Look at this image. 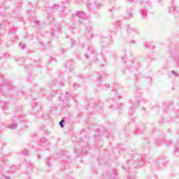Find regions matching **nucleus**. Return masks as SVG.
Returning a JSON list of instances; mask_svg holds the SVG:
<instances>
[{"label":"nucleus","mask_w":179,"mask_h":179,"mask_svg":"<svg viewBox=\"0 0 179 179\" xmlns=\"http://www.w3.org/2000/svg\"><path fill=\"white\" fill-rule=\"evenodd\" d=\"M117 108H121V107H117Z\"/></svg>","instance_id":"obj_47"},{"label":"nucleus","mask_w":179,"mask_h":179,"mask_svg":"<svg viewBox=\"0 0 179 179\" xmlns=\"http://www.w3.org/2000/svg\"><path fill=\"white\" fill-rule=\"evenodd\" d=\"M8 106H9L8 103L0 101V107L2 110H6V108H8Z\"/></svg>","instance_id":"obj_9"},{"label":"nucleus","mask_w":179,"mask_h":179,"mask_svg":"<svg viewBox=\"0 0 179 179\" xmlns=\"http://www.w3.org/2000/svg\"><path fill=\"white\" fill-rule=\"evenodd\" d=\"M98 80H99L100 82H101V76H99V78H98Z\"/></svg>","instance_id":"obj_30"},{"label":"nucleus","mask_w":179,"mask_h":179,"mask_svg":"<svg viewBox=\"0 0 179 179\" xmlns=\"http://www.w3.org/2000/svg\"><path fill=\"white\" fill-rule=\"evenodd\" d=\"M128 178H131V176H128Z\"/></svg>","instance_id":"obj_42"},{"label":"nucleus","mask_w":179,"mask_h":179,"mask_svg":"<svg viewBox=\"0 0 179 179\" xmlns=\"http://www.w3.org/2000/svg\"><path fill=\"white\" fill-rule=\"evenodd\" d=\"M8 128L9 129H16V128H17V124H16L15 122H13L11 124H9L8 126Z\"/></svg>","instance_id":"obj_12"},{"label":"nucleus","mask_w":179,"mask_h":179,"mask_svg":"<svg viewBox=\"0 0 179 179\" xmlns=\"http://www.w3.org/2000/svg\"><path fill=\"white\" fill-rule=\"evenodd\" d=\"M178 66H179V61H178Z\"/></svg>","instance_id":"obj_45"},{"label":"nucleus","mask_w":179,"mask_h":179,"mask_svg":"<svg viewBox=\"0 0 179 179\" xmlns=\"http://www.w3.org/2000/svg\"><path fill=\"white\" fill-rule=\"evenodd\" d=\"M22 58H20V59H19V61H22Z\"/></svg>","instance_id":"obj_40"},{"label":"nucleus","mask_w":179,"mask_h":179,"mask_svg":"<svg viewBox=\"0 0 179 179\" xmlns=\"http://www.w3.org/2000/svg\"><path fill=\"white\" fill-rule=\"evenodd\" d=\"M30 12H31L30 10H28L27 11V13H30Z\"/></svg>","instance_id":"obj_37"},{"label":"nucleus","mask_w":179,"mask_h":179,"mask_svg":"<svg viewBox=\"0 0 179 179\" xmlns=\"http://www.w3.org/2000/svg\"><path fill=\"white\" fill-rule=\"evenodd\" d=\"M145 48L149 49L150 48L151 50H153V48H155V45H153V43H150V42H146L144 44Z\"/></svg>","instance_id":"obj_10"},{"label":"nucleus","mask_w":179,"mask_h":179,"mask_svg":"<svg viewBox=\"0 0 179 179\" xmlns=\"http://www.w3.org/2000/svg\"><path fill=\"white\" fill-rule=\"evenodd\" d=\"M177 152H178V150L175 149V150H174V152H175V153H177Z\"/></svg>","instance_id":"obj_36"},{"label":"nucleus","mask_w":179,"mask_h":179,"mask_svg":"<svg viewBox=\"0 0 179 179\" xmlns=\"http://www.w3.org/2000/svg\"><path fill=\"white\" fill-rule=\"evenodd\" d=\"M25 165L27 168V171H30V170H33L34 169V164H33L30 161H25Z\"/></svg>","instance_id":"obj_7"},{"label":"nucleus","mask_w":179,"mask_h":179,"mask_svg":"<svg viewBox=\"0 0 179 179\" xmlns=\"http://www.w3.org/2000/svg\"><path fill=\"white\" fill-rule=\"evenodd\" d=\"M123 169H127V168H125V166H123Z\"/></svg>","instance_id":"obj_46"},{"label":"nucleus","mask_w":179,"mask_h":179,"mask_svg":"<svg viewBox=\"0 0 179 179\" xmlns=\"http://www.w3.org/2000/svg\"><path fill=\"white\" fill-rule=\"evenodd\" d=\"M141 66V64L139 63L134 64L133 63V65L131 66V68H134V69H138Z\"/></svg>","instance_id":"obj_16"},{"label":"nucleus","mask_w":179,"mask_h":179,"mask_svg":"<svg viewBox=\"0 0 179 179\" xmlns=\"http://www.w3.org/2000/svg\"><path fill=\"white\" fill-rule=\"evenodd\" d=\"M85 37L87 38H92L93 37V28L89 26L85 29Z\"/></svg>","instance_id":"obj_6"},{"label":"nucleus","mask_w":179,"mask_h":179,"mask_svg":"<svg viewBox=\"0 0 179 179\" xmlns=\"http://www.w3.org/2000/svg\"><path fill=\"white\" fill-rule=\"evenodd\" d=\"M76 83H74V84L73 85V87H74V89H76Z\"/></svg>","instance_id":"obj_31"},{"label":"nucleus","mask_w":179,"mask_h":179,"mask_svg":"<svg viewBox=\"0 0 179 179\" xmlns=\"http://www.w3.org/2000/svg\"><path fill=\"white\" fill-rule=\"evenodd\" d=\"M143 164H144V163L142 162H138V166H139V167H142V166H143Z\"/></svg>","instance_id":"obj_24"},{"label":"nucleus","mask_w":179,"mask_h":179,"mask_svg":"<svg viewBox=\"0 0 179 179\" xmlns=\"http://www.w3.org/2000/svg\"><path fill=\"white\" fill-rule=\"evenodd\" d=\"M20 155H22V156H27V150H23L20 152Z\"/></svg>","instance_id":"obj_18"},{"label":"nucleus","mask_w":179,"mask_h":179,"mask_svg":"<svg viewBox=\"0 0 179 179\" xmlns=\"http://www.w3.org/2000/svg\"><path fill=\"white\" fill-rule=\"evenodd\" d=\"M141 15L143 17V19H148V11H146V9L142 8L141 10Z\"/></svg>","instance_id":"obj_8"},{"label":"nucleus","mask_w":179,"mask_h":179,"mask_svg":"<svg viewBox=\"0 0 179 179\" xmlns=\"http://www.w3.org/2000/svg\"><path fill=\"white\" fill-rule=\"evenodd\" d=\"M49 163H50V162H49V161H47V162H46V164H48V166H49V167H50V166H51V165H50V164H49Z\"/></svg>","instance_id":"obj_34"},{"label":"nucleus","mask_w":179,"mask_h":179,"mask_svg":"<svg viewBox=\"0 0 179 179\" xmlns=\"http://www.w3.org/2000/svg\"><path fill=\"white\" fill-rule=\"evenodd\" d=\"M75 44H76V42H72L71 47H73L75 45Z\"/></svg>","instance_id":"obj_29"},{"label":"nucleus","mask_w":179,"mask_h":179,"mask_svg":"<svg viewBox=\"0 0 179 179\" xmlns=\"http://www.w3.org/2000/svg\"><path fill=\"white\" fill-rule=\"evenodd\" d=\"M172 74L174 75L175 76H178L177 74V73H176V71H172Z\"/></svg>","instance_id":"obj_25"},{"label":"nucleus","mask_w":179,"mask_h":179,"mask_svg":"<svg viewBox=\"0 0 179 179\" xmlns=\"http://www.w3.org/2000/svg\"><path fill=\"white\" fill-rule=\"evenodd\" d=\"M129 43H132L133 44H135V41H130Z\"/></svg>","instance_id":"obj_35"},{"label":"nucleus","mask_w":179,"mask_h":179,"mask_svg":"<svg viewBox=\"0 0 179 179\" xmlns=\"http://www.w3.org/2000/svg\"><path fill=\"white\" fill-rule=\"evenodd\" d=\"M115 24L119 27L121 26V21H116Z\"/></svg>","instance_id":"obj_23"},{"label":"nucleus","mask_w":179,"mask_h":179,"mask_svg":"<svg viewBox=\"0 0 179 179\" xmlns=\"http://www.w3.org/2000/svg\"><path fill=\"white\" fill-rule=\"evenodd\" d=\"M127 32L129 34V37H134L136 36V34H139L138 29H136V28L132 27V26L129 24L127 27Z\"/></svg>","instance_id":"obj_4"},{"label":"nucleus","mask_w":179,"mask_h":179,"mask_svg":"<svg viewBox=\"0 0 179 179\" xmlns=\"http://www.w3.org/2000/svg\"><path fill=\"white\" fill-rule=\"evenodd\" d=\"M82 1L83 0H76V2H78V3H81Z\"/></svg>","instance_id":"obj_26"},{"label":"nucleus","mask_w":179,"mask_h":179,"mask_svg":"<svg viewBox=\"0 0 179 179\" xmlns=\"http://www.w3.org/2000/svg\"><path fill=\"white\" fill-rule=\"evenodd\" d=\"M16 120H17V117H15V121H16Z\"/></svg>","instance_id":"obj_41"},{"label":"nucleus","mask_w":179,"mask_h":179,"mask_svg":"<svg viewBox=\"0 0 179 179\" xmlns=\"http://www.w3.org/2000/svg\"><path fill=\"white\" fill-rule=\"evenodd\" d=\"M50 19H52V20H54V18L51 17Z\"/></svg>","instance_id":"obj_44"},{"label":"nucleus","mask_w":179,"mask_h":179,"mask_svg":"<svg viewBox=\"0 0 179 179\" xmlns=\"http://www.w3.org/2000/svg\"><path fill=\"white\" fill-rule=\"evenodd\" d=\"M58 8H59V6L55 5L54 7L52 8V10H55V9H58Z\"/></svg>","instance_id":"obj_22"},{"label":"nucleus","mask_w":179,"mask_h":179,"mask_svg":"<svg viewBox=\"0 0 179 179\" xmlns=\"http://www.w3.org/2000/svg\"><path fill=\"white\" fill-rule=\"evenodd\" d=\"M113 93H117V90H114V91H113Z\"/></svg>","instance_id":"obj_39"},{"label":"nucleus","mask_w":179,"mask_h":179,"mask_svg":"<svg viewBox=\"0 0 179 179\" xmlns=\"http://www.w3.org/2000/svg\"><path fill=\"white\" fill-rule=\"evenodd\" d=\"M139 103H141V96H135L131 99V104L133 106V108H130V110L129 111L130 115H132V113H134V108L139 107Z\"/></svg>","instance_id":"obj_1"},{"label":"nucleus","mask_w":179,"mask_h":179,"mask_svg":"<svg viewBox=\"0 0 179 179\" xmlns=\"http://www.w3.org/2000/svg\"><path fill=\"white\" fill-rule=\"evenodd\" d=\"M19 47L20 48H21V50L24 49V45L22 44V43H19Z\"/></svg>","instance_id":"obj_20"},{"label":"nucleus","mask_w":179,"mask_h":179,"mask_svg":"<svg viewBox=\"0 0 179 179\" xmlns=\"http://www.w3.org/2000/svg\"><path fill=\"white\" fill-rule=\"evenodd\" d=\"M87 5L90 9H99L101 6L100 0H87Z\"/></svg>","instance_id":"obj_2"},{"label":"nucleus","mask_w":179,"mask_h":179,"mask_svg":"<svg viewBox=\"0 0 179 179\" xmlns=\"http://www.w3.org/2000/svg\"><path fill=\"white\" fill-rule=\"evenodd\" d=\"M116 97H117L118 99H121V96H120V95L116 94Z\"/></svg>","instance_id":"obj_32"},{"label":"nucleus","mask_w":179,"mask_h":179,"mask_svg":"<svg viewBox=\"0 0 179 179\" xmlns=\"http://www.w3.org/2000/svg\"><path fill=\"white\" fill-rule=\"evenodd\" d=\"M37 157H38V159H41V156L40 155H37Z\"/></svg>","instance_id":"obj_33"},{"label":"nucleus","mask_w":179,"mask_h":179,"mask_svg":"<svg viewBox=\"0 0 179 179\" xmlns=\"http://www.w3.org/2000/svg\"><path fill=\"white\" fill-rule=\"evenodd\" d=\"M0 93H1V90H0Z\"/></svg>","instance_id":"obj_48"},{"label":"nucleus","mask_w":179,"mask_h":179,"mask_svg":"<svg viewBox=\"0 0 179 179\" xmlns=\"http://www.w3.org/2000/svg\"><path fill=\"white\" fill-rule=\"evenodd\" d=\"M34 23L36 26H38V24H40V21H38V20H35Z\"/></svg>","instance_id":"obj_21"},{"label":"nucleus","mask_w":179,"mask_h":179,"mask_svg":"<svg viewBox=\"0 0 179 179\" xmlns=\"http://www.w3.org/2000/svg\"><path fill=\"white\" fill-rule=\"evenodd\" d=\"M141 5L148 9V8H150V1H143Z\"/></svg>","instance_id":"obj_13"},{"label":"nucleus","mask_w":179,"mask_h":179,"mask_svg":"<svg viewBox=\"0 0 179 179\" xmlns=\"http://www.w3.org/2000/svg\"><path fill=\"white\" fill-rule=\"evenodd\" d=\"M6 179H10V178L6 176Z\"/></svg>","instance_id":"obj_38"},{"label":"nucleus","mask_w":179,"mask_h":179,"mask_svg":"<svg viewBox=\"0 0 179 179\" xmlns=\"http://www.w3.org/2000/svg\"><path fill=\"white\" fill-rule=\"evenodd\" d=\"M114 10V7H112L110 9H109V12H113Z\"/></svg>","instance_id":"obj_28"},{"label":"nucleus","mask_w":179,"mask_h":179,"mask_svg":"<svg viewBox=\"0 0 179 179\" xmlns=\"http://www.w3.org/2000/svg\"><path fill=\"white\" fill-rule=\"evenodd\" d=\"M64 120H62L60 122H59V126L61 127V128H64Z\"/></svg>","instance_id":"obj_19"},{"label":"nucleus","mask_w":179,"mask_h":179,"mask_svg":"<svg viewBox=\"0 0 179 179\" xmlns=\"http://www.w3.org/2000/svg\"><path fill=\"white\" fill-rule=\"evenodd\" d=\"M76 16L77 17H80V19H83L85 17V13L83 11H77L76 13Z\"/></svg>","instance_id":"obj_11"},{"label":"nucleus","mask_w":179,"mask_h":179,"mask_svg":"<svg viewBox=\"0 0 179 179\" xmlns=\"http://www.w3.org/2000/svg\"><path fill=\"white\" fill-rule=\"evenodd\" d=\"M85 57L86 59H88L90 57L93 61H97V52H96V50L93 48H90L88 54H85Z\"/></svg>","instance_id":"obj_3"},{"label":"nucleus","mask_w":179,"mask_h":179,"mask_svg":"<svg viewBox=\"0 0 179 179\" xmlns=\"http://www.w3.org/2000/svg\"><path fill=\"white\" fill-rule=\"evenodd\" d=\"M127 2L129 3H132V2H134V0H127Z\"/></svg>","instance_id":"obj_27"},{"label":"nucleus","mask_w":179,"mask_h":179,"mask_svg":"<svg viewBox=\"0 0 179 179\" xmlns=\"http://www.w3.org/2000/svg\"><path fill=\"white\" fill-rule=\"evenodd\" d=\"M41 146H45V143H47V138L42 137L40 140Z\"/></svg>","instance_id":"obj_14"},{"label":"nucleus","mask_w":179,"mask_h":179,"mask_svg":"<svg viewBox=\"0 0 179 179\" xmlns=\"http://www.w3.org/2000/svg\"><path fill=\"white\" fill-rule=\"evenodd\" d=\"M131 17H132V12L131 11H128L125 16H124V18L125 19H131Z\"/></svg>","instance_id":"obj_15"},{"label":"nucleus","mask_w":179,"mask_h":179,"mask_svg":"<svg viewBox=\"0 0 179 179\" xmlns=\"http://www.w3.org/2000/svg\"><path fill=\"white\" fill-rule=\"evenodd\" d=\"M176 12L177 10V7L176 6H172L169 9V13L171 11Z\"/></svg>","instance_id":"obj_17"},{"label":"nucleus","mask_w":179,"mask_h":179,"mask_svg":"<svg viewBox=\"0 0 179 179\" xmlns=\"http://www.w3.org/2000/svg\"><path fill=\"white\" fill-rule=\"evenodd\" d=\"M106 86V87H108V85H105Z\"/></svg>","instance_id":"obj_43"},{"label":"nucleus","mask_w":179,"mask_h":179,"mask_svg":"<svg viewBox=\"0 0 179 179\" xmlns=\"http://www.w3.org/2000/svg\"><path fill=\"white\" fill-rule=\"evenodd\" d=\"M113 43V41H111V36H103L101 38V44L103 45L104 47H107L108 44H111Z\"/></svg>","instance_id":"obj_5"}]
</instances>
